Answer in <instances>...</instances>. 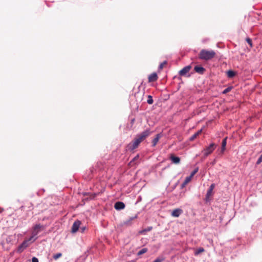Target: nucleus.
Here are the masks:
<instances>
[{
    "label": "nucleus",
    "instance_id": "1",
    "mask_svg": "<svg viewBox=\"0 0 262 262\" xmlns=\"http://www.w3.org/2000/svg\"><path fill=\"white\" fill-rule=\"evenodd\" d=\"M215 55V53L213 51L202 50L199 54V57L202 59L209 60L213 58Z\"/></svg>",
    "mask_w": 262,
    "mask_h": 262
},
{
    "label": "nucleus",
    "instance_id": "2",
    "mask_svg": "<svg viewBox=\"0 0 262 262\" xmlns=\"http://www.w3.org/2000/svg\"><path fill=\"white\" fill-rule=\"evenodd\" d=\"M36 239V238H33V236H31L29 239L25 240L17 248V252L18 253H21L24 249L29 246V242L31 241V242H33Z\"/></svg>",
    "mask_w": 262,
    "mask_h": 262
},
{
    "label": "nucleus",
    "instance_id": "3",
    "mask_svg": "<svg viewBox=\"0 0 262 262\" xmlns=\"http://www.w3.org/2000/svg\"><path fill=\"white\" fill-rule=\"evenodd\" d=\"M43 226H42L40 224L36 225L33 227L32 233V235L31 236H33V238H35V236H36L37 235V234L39 232V231L41 230H43Z\"/></svg>",
    "mask_w": 262,
    "mask_h": 262
},
{
    "label": "nucleus",
    "instance_id": "4",
    "mask_svg": "<svg viewBox=\"0 0 262 262\" xmlns=\"http://www.w3.org/2000/svg\"><path fill=\"white\" fill-rule=\"evenodd\" d=\"M215 145L213 143L211 144L209 146L207 147L204 150L205 156L207 157L211 154L215 149Z\"/></svg>",
    "mask_w": 262,
    "mask_h": 262
},
{
    "label": "nucleus",
    "instance_id": "5",
    "mask_svg": "<svg viewBox=\"0 0 262 262\" xmlns=\"http://www.w3.org/2000/svg\"><path fill=\"white\" fill-rule=\"evenodd\" d=\"M81 224V221L79 220L75 221L71 228V232L73 233H76L79 230Z\"/></svg>",
    "mask_w": 262,
    "mask_h": 262
},
{
    "label": "nucleus",
    "instance_id": "6",
    "mask_svg": "<svg viewBox=\"0 0 262 262\" xmlns=\"http://www.w3.org/2000/svg\"><path fill=\"white\" fill-rule=\"evenodd\" d=\"M150 135V132L148 130H146L141 134L138 135L136 138L138 139L141 142L143 141L147 137H148Z\"/></svg>",
    "mask_w": 262,
    "mask_h": 262
},
{
    "label": "nucleus",
    "instance_id": "7",
    "mask_svg": "<svg viewBox=\"0 0 262 262\" xmlns=\"http://www.w3.org/2000/svg\"><path fill=\"white\" fill-rule=\"evenodd\" d=\"M141 143L140 141L138 140L137 138H136L134 141L129 144V148L132 150L134 149L137 148L139 144Z\"/></svg>",
    "mask_w": 262,
    "mask_h": 262
},
{
    "label": "nucleus",
    "instance_id": "8",
    "mask_svg": "<svg viewBox=\"0 0 262 262\" xmlns=\"http://www.w3.org/2000/svg\"><path fill=\"white\" fill-rule=\"evenodd\" d=\"M158 75L156 73H153L149 75L148 79V82H151L156 81L158 79Z\"/></svg>",
    "mask_w": 262,
    "mask_h": 262
},
{
    "label": "nucleus",
    "instance_id": "9",
    "mask_svg": "<svg viewBox=\"0 0 262 262\" xmlns=\"http://www.w3.org/2000/svg\"><path fill=\"white\" fill-rule=\"evenodd\" d=\"M215 185L214 184H212L210 186V188L209 190L207 191V194H206V198L207 199H209V198L213 194V190L214 188Z\"/></svg>",
    "mask_w": 262,
    "mask_h": 262
},
{
    "label": "nucleus",
    "instance_id": "10",
    "mask_svg": "<svg viewBox=\"0 0 262 262\" xmlns=\"http://www.w3.org/2000/svg\"><path fill=\"white\" fill-rule=\"evenodd\" d=\"M182 213V210L181 209H176L173 210L171 215L174 217H179Z\"/></svg>",
    "mask_w": 262,
    "mask_h": 262
},
{
    "label": "nucleus",
    "instance_id": "11",
    "mask_svg": "<svg viewBox=\"0 0 262 262\" xmlns=\"http://www.w3.org/2000/svg\"><path fill=\"white\" fill-rule=\"evenodd\" d=\"M125 204L121 202H116V210H121L125 208Z\"/></svg>",
    "mask_w": 262,
    "mask_h": 262
},
{
    "label": "nucleus",
    "instance_id": "12",
    "mask_svg": "<svg viewBox=\"0 0 262 262\" xmlns=\"http://www.w3.org/2000/svg\"><path fill=\"white\" fill-rule=\"evenodd\" d=\"M191 69V67L190 66H187L185 68H184L182 70H181L180 72V74L181 75H185L186 73H187L188 72H189V71H190Z\"/></svg>",
    "mask_w": 262,
    "mask_h": 262
},
{
    "label": "nucleus",
    "instance_id": "13",
    "mask_svg": "<svg viewBox=\"0 0 262 262\" xmlns=\"http://www.w3.org/2000/svg\"><path fill=\"white\" fill-rule=\"evenodd\" d=\"M170 159L173 163L176 164L179 163L180 161V159L178 157L174 156V155H171L170 156Z\"/></svg>",
    "mask_w": 262,
    "mask_h": 262
},
{
    "label": "nucleus",
    "instance_id": "14",
    "mask_svg": "<svg viewBox=\"0 0 262 262\" xmlns=\"http://www.w3.org/2000/svg\"><path fill=\"white\" fill-rule=\"evenodd\" d=\"M194 70L196 72L203 73L205 71L204 68L200 66H196L194 67Z\"/></svg>",
    "mask_w": 262,
    "mask_h": 262
},
{
    "label": "nucleus",
    "instance_id": "15",
    "mask_svg": "<svg viewBox=\"0 0 262 262\" xmlns=\"http://www.w3.org/2000/svg\"><path fill=\"white\" fill-rule=\"evenodd\" d=\"M160 137H161L160 135L159 134H158L156 136V137L154 139V140H152V145L154 146H156V145L157 144Z\"/></svg>",
    "mask_w": 262,
    "mask_h": 262
},
{
    "label": "nucleus",
    "instance_id": "16",
    "mask_svg": "<svg viewBox=\"0 0 262 262\" xmlns=\"http://www.w3.org/2000/svg\"><path fill=\"white\" fill-rule=\"evenodd\" d=\"M227 75L228 77L232 78L235 75V72L232 70H229L227 72Z\"/></svg>",
    "mask_w": 262,
    "mask_h": 262
},
{
    "label": "nucleus",
    "instance_id": "17",
    "mask_svg": "<svg viewBox=\"0 0 262 262\" xmlns=\"http://www.w3.org/2000/svg\"><path fill=\"white\" fill-rule=\"evenodd\" d=\"M201 132H202V130H199L198 132L195 133L192 136H191L190 137V140L191 141H192L194 139H195L199 135L201 134Z\"/></svg>",
    "mask_w": 262,
    "mask_h": 262
},
{
    "label": "nucleus",
    "instance_id": "18",
    "mask_svg": "<svg viewBox=\"0 0 262 262\" xmlns=\"http://www.w3.org/2000/svg\"><path fill=\"white\" fill-rule=\"evenodd\" d=\"M192 178V177L191 176L186 178L185 181L183 184V186H184L186 185H187L191 180Z\"/></svg>",
    "mask_w": 262,
    "mask_h": 262
},
{
    "label": "nucleus",
    "instance_id": "19",
    "mask_svg": "<svg viewBox=\"0 0 262 262\" xmlns=\"http://www.w3.org/2000/svg\"><path fill=\"white\" fill-rule=\"evenodd\" d=\"M147 251V248H143L138 252V255H142V254L146 253Z\"/></svg>",
    "mask_w": 262,
    "mask_h": 262
},
{
    "label": "nucleus",
    "instance_id": "20",
    "mask_svg": "<svg viewBox=\"0 0 262 262\" xmlns=\"http://www.w3.org/2000/svg\"><path fill=\"white\" fill-rule=\"evenodd\" d=\"M61 256H62L61 253H58L53 255V258L55 260H57V259H58L59 258L61 257Z\"/></svg>",
    "mask_w": 262,
    "mask_h": 262
},
{
    "label": "nucleus",
    "instance_id": "21",
    "mask_svg": "<svg viewBox=\"0 0 262 262\" xmlns=\"http://www.w3.org/2000/svg\"><path fill=\"white\" fill-rule=\"evenodd\" d=\"M226 140H227V138H225L222 141V150H223V151H224L225 149V147H226V143H227Z\"/></svg>",
    "mask_w": 262,
    "mask_h": 262
},
{
    "label": "nucleus",
    "instance_id": "22",
    "mask_svg": "<svg viewBox=\"0 0 262 262\" xmlns=\"http://www.w3.org/2000/svg\"><path fill=\"white\" fill-rule=\"evenodd\" d=\"M153 100L152 97L150 95L148 96L147 103L149 104H151L153 103Z\"/></svg>",
    "mask_w": 262,
    "mask_h": 262
},
{
    "label": "nucleus",
    "instance_id": "23",
    "mask_svg": "<svg viewBox=\"0 0 262 262\" xmlns=\"http://www.w3.org/2000/svg\"><path fill=\"white\" fill-rule=\"evenodd\" d=\"M166 64H167V62H166V61H165L163 62L162 63H161L160 64L159 67V70H161L163 68V67H164L165 66H166Z\"/></svg>",
    "mask_w": 262,
    "mask_h": 262
},
{
    "label": "nucleus",
    "instance_id": "24",
    "mask_svg": "<svg viewBox=\"0 0 262 262\" xmlns=\"http://www.w3.org/2000/svg\"><path fill=\"white\" fill-rule=\"evenodd\" d=\"M204 251V249L203 248H199V249H198L195 252V255H198L199 254V253H202Z\"/></svg>",
    "mask_w": 262,
    "mask_h": 262
},
{
    "label": "nucleus",
    "instance_id": "25",
    "mask_svg": "<svg viewBox=\"0 0 262 262\" xmlns=\"http://www.w3.org/2000/svg\"><path fill=\"white\" fill-rule=\"evenodd\" d=\"M198 168H196L192 172V173H191L190 176L193 177V176L198 172Z\"/></svg>",
    "mask_w": 262,
    "mask_h": 262
},
{
    "label": "nucleus",
    "instance_id": "26",
    "mask_svg": "<svg viewBox=\"0 0 262 262\" xmlns=\"http://www.w3.org/2000/svg\"><path fill=\"white\" fill-rule=\"evenodd\" d=\"M79 230H80V231L81 233H83V232H84V231L85 230V227H80V228H79Z\"/></svg>",
    "mask_w": 262,
    "mask_h": 262
},
{
    "label": "nucleus",
    "instance_id": "27",
    "mask_svg": "<svg viewBox=\"0 0 262 262\" xmlns=\"http://www.w3.org/2000/svg\"><path fill=\"white\" fill-rule=\"evenodd\" d=\"M32 262H38V259L36 257H33L32 259Z\"/></svg>",
    "mask_w": 262,
    "mask_h": 262
},
{
    "label": "nucleus",
    "instance_id": "28",
    "mask_svg": "<svg viewBox=\"0 0 262 262\" xmlns=\"http://www.w3.org/2000/svg\"><path fill=\"white\" fill-rule=\"evenodd\" d=\"M231 89L230 88H227L226 89H225L224 92H223V93L224 94H226L227 93V92H229L230 91Z\"/></svg>",
    "mask_w": 262,
    "mask_h": 262
},
{
    "label": "nucleus",
    "instance_id": "29",
    "mask_svg": "<svg viewBox=\"0 0 262 262\" xmlns=\"http://www.w3.org/2000/svg\"><path fill=\"white\" fill-rule=\"evenodd\" d=\"M262 161V156L258 160L257 163L259 164Z\"/></svg>",
    "mask_w": 262,
    "mask_h": 262
},
{
    "label": "nucleus",
    "instance_id": "30",
    "mask_svg": "<svg viewBox=\"0 0 262 262\" xmlns=\"http://www.w3.org/2000/svg\"><path fill=\"white\" fill-rule=\"evenodd\" d=\"M162 261V259L158 258H157L154 262H161Z\"/></svg>",
    "mask_w": 262,
    "mask_h": 262
},
{
    "label": "nucleus",
    "instance_id": "31",
    "mask_svg": "<svg viewBox=\"0 0 262 262\" xmlns=\"http://www.w3.org/2000/svg\"><path fill=\"white\" fill-rule=\"evenodd\" d=\"M247 42L249 43V44L251 46H252V41H251V40L249 38L247 39Z\"/></svg>",
    "mask_w": 262,
    "mask_h": 262
},
{
    "label": "nucleus",
    "instance_id": "32",
    "mask_svg": "<svg viewBox=\"0 0 262 262\" xmlns=\"http://www.w3.org/2000/svg\"><path fill=\"white\" fill-rule=\"evenodd\" d=\"M4 211V209L0 208V213H2Z\"/></svg>",
    "mask_w": 262,
    "mask_h": 262
}]
</instances>
